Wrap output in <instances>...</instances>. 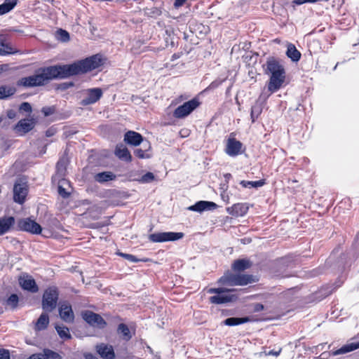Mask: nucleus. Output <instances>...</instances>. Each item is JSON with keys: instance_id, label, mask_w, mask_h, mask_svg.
<instances>
[{"instance_id": "1", "label": "nucleus", "mask_w": 359, "mask_h": 359, "mask_svg": "<svg viewBox=\"0 0 359 359\" xmlns=\"http://www.w3.org/2000/svg\"><path fill=\"white\" fill-rule=\"evenodd\" d=\"M102 64L100 55H94L84 60L70 65H57L60 79H66L72 76L86 73L95 69Z\"/></svg>"}, {"instance_id": "2", "label": "nucleus", "mask_w": 359, "mask_h": 359, "mask_svg": "<svg viewBox=\"0 0 359 359\" xmlns=\"http://www.w3.org/2000/svg\"><path fill=\"white\" fill-rule=\"evenodd\" d=\"M55 79H60L57 65L40 68L35 74L20 79L18 85L27 88L40 86Z\"/></svg>"}, {"instance_id": "3", "label": "nucleus", "mask_w": 359, "mask_h": 359, "mask_svg": "<svg viewBox=\"0 0 359 359\" xmlns=\"http://www.w3.org/2000/svg\"><path fill=\"white\" fill-rule=\"evenodd\" d=\"M219 283L229 286L246 285L255 282L254 277L248 274H235L227 272L219 278Z\"/></svg>"}, {"instance_id": "4", "label": "nucleus", "mask_w": 359, "mask_h": 359, "mask_svg": "<svg viewBox=\"0 0 359 359\" xmlns=\"http://www.w3.org/2000/svg\"><path fill=\"white\" fill-rule=\"evenodd\" d=\"M285 74V72L283 71L271 74L267 86V92H263L260 97L264 96V99H266L271 94L278 90L284 83Z\"/></svg>"}, {"instance_id": "5", "label": "nucleus", "mask_w": 359, "mask_h": 359, "mask_svg": "<svg viewBox=\"0 0 359 359\" xmlns=\"http://www.w3.org/2000/svg\"><path fill=\"white\" fill-rule=\"evenodd\" d=\"M200 104L198 98H193L177 107L173 112V116L177 118H184L198 107Z\"/></svg>"}, {"instance_id": "6", "label": "nucleus", "mask_w": 359, "mask_h": 359, "mask_svg": "<svg viewBox=\"0 0 359 359\" xmlns=\"http://www.w3.org/2000/svg\"><path fill=\"white\" fill-rule=\"evenodd\" d=\"M58 299V292L55 287L46 290L42 299V307L46 311H52L55 309Z\"/></svg>"}, {"instance_id": "7", "label": "nucleus", "mask_w": 359, "mask_h": 359, "mask_svg": "<svg viewBox=\"0 0 359 359\" xmlns=\"http://www.w3.org/2000/svg\"><path fill=\"white\" fill-rule=\"evenodd\" d=\"M184 237L182 232H159L150 234L149 239L154 243H162L166 241H174Z\"/></svg>"}, {"instance_id": "8", "label": "nucleus", "mask_w": 359, "mask_h": 359, "mask_svg": "<svg viewBox=\"0 0 359 359\" xmlns=\"http://www.w3.org/2000/svg\"><path fill=\"white\" fill-rule=\"evenodd\" d=\"M81 316L83 319L93 327L102 329L107 325L105 320L100 315L91 311H85L82 312Z\"/></svg>"}, {"instance_id": "9", "label": "nucleus", "mask_w": 359, "mask_h": 359, "mask_svg": "<svg viewBox=\"0 0 359 359\" xmlns=\"http://www.w3.org/2000/svg\"><path fill=\"white\" fill-rule=\"evenodd\" d=\"M18 227L20 229L28 231L32 233L39 234L41 232V226L35 221L26 218L20 219L18 222Z\"/></svg>"}, {"instance_id": "10", "label": "nucleus", "mask_w": 359, "mask_h": 359, "mask_svg": "<svg viewBox=\"0 0 359 359\" xmlns=\"http://www.w3.org/2000/svg\"><path fill=\"white\" fill-rule=\"evenodd\" d=\"M87 96L83 98L81 104L83 106H87L97 102L102 96V90L101 88H90L86 90Z\"/></svg>"}, {"instance_id": "11", "label": "nucleus", "mask_w": 359, "mask_h": 359, "mask_svg": "<svg viewBox=\"0 0 359 359\" xmlns=\"http://www.w3.org/2000/svg\"><path fill=\"white\" fill-rule=\"evenodd\" d=\"M242 143L233 137H229L226 142L225 152L230 156L234 157L241 154Z\"/></svg>"}, {"instance_id": "12", "label": "nucleus", "mask_w": 359, "mask_h": 359, "mask_svg": "<svg viewBox=\"0 0 359 359\" xmlns=\"http://www.w3.org/2000/svg\"><path fill=\"white\" fill-rule=\"evenodd\" d=\"M35 126L34 118H24L20 120L15 126V130L17 133L22 135L29 132Z\"/></svg>"}, {"instance_id": "13", "label": "nucleus", "mask_w": 359, "mask_h": 359, "mask_svg": "<svg viewBox=\"0 0 359 359\" xmlns=\"http://www.w3.org/2000/svg\"><path fill=\"white\" fill-rule=\"evenodd\" d=\"M19 283L22 288L32 293L38 292L39 288L32 276L24 275L19 278Z\"/></svg>"}, {"instance_id": "14", "label": "nucleus", "mask_w": 359, "mask_h": 359, "mask_svg": "<svg viewBox=\"0 0 359 359\" xmlns=\"http://www.w3.org/2000/svg\"><path fill=\"white\" fill-rule=\"evenodd\" d=\"M27 194L25 184L15 183L13 187V199L15 202L22 204Z\"/></svg>"}, {"instance_id": "15", "label": "nucleus", "mask_w": 359, "mask_h": 359, "mask_svg": "<svg viewBox=\"0 0 359 359\" xmlns=\"http://www.w3.org/2000/svg\"><path fill=\"white\" fill-rule=\"evenodd\" d=\"M237 297L229 291L216 294L210 297V302L214 304H221L235 301Z\"/></svg>"}, {"instance_id": "16", "label": "nucleus", "mask_w": 359, "mask_h": 359, "mask_svg": "<svg viewBox=\"0 0 359 359\" xmlns=\"http://www.w3.org/2000/svg\"><path fill=\"white\" fill-rule=\"evenodd\" d=\"M60 318L66 323H72L74 319V312L72 306L67 302L62 303L59 308Z\"/></svg>"}, {"instance_id": "17", "label": "nucleus", "mask_w": 359, "mask_h": 359, "mask_svg": "<svg viewBox=\"0 0 359 359\" xmlns=\"http://www.w3.org/2000/svg\"><path fill=\"white\" fill-rule=\"evenodd\" d=\"M216 207L217 205L213 202L200 201L194 205L188 207L187 209L194 212H202L205 210H213Z\"/></svg>"}, {"instance_id": "18", "label": "nucleus", "mask_w": 359, "mask_h": 359, "mask_svg": "<svg viewBox=\"0 0 359 359\" xmlns=\"http://www.w3.org/2000/svg\"><path fill=\"white\" fill-rule=\"evenodd\" d=\"M227 212L234 217L245 215L248 211V206L246 203H236L226 209Z\"/></svg>"}, {"instance_id": "19", "label": "nucleus", "mask_w": 359, "mask_h": 359, "mask_svg": "<svg viewBox=\"0 0 359 359\" xmlns=\"http://www.w3.org/2000/svg\"><path fill=\"white\" fill-rule=\"evenodd\" d=\"M96 349L103 359H114L115 358L114 351L111 346L101 344L96 346Z\"/></svg>"}, {"instance_id": "20", "label": "nucleus", "mask_w": 359, "mask_h": 359, "mask_svg": "<svg viewBox=\"0 0 359 359\" xmlns=\"http://www.w3.org/2000/svg\"><path fill=\"white\" fill-rule=\"evenodd\" d=\"M124 141L133 146H137L143 141L142 136L135 131H128L124 135Z\"/></svg>"}, {"instance_id": "21", "label": "nucleus", "mask_w": 359, "mask_h": 359, "mask_svg": "<svg viewBox=\"0 0 359 359\" xmlns=\"http://www.w3.org/2000/svg\"><path fill=\"white\" fill-rule=\"evenodd\" d=\"M18 51L6 42L5 36L0 35V55H12Z\"/></svg>"}, {"instance_id": "22", "label": "nucleus", "mask_w": 359, "mask_h": 359, "mask_svg": "<svg viewBox=\"0 0 359 359\" xmlns=\"http://www.w3.org/2000/svg\"><path fill=\"white\" fill-rule=\"evenodd\" d=\"M285 71L283 67L280 65V63L274 58H270L267 60L266 62V73H270L271 74L281 72Z\"/></svg>"}, {"instance_id": "23", "label": "nucleus", "mask_w": 359, "mask_h": 359, "mask_svg": "<svg viewBox=\"0 0 359 359\" xmlns=\"http://www.w3.org/2000/svg\"><path fill=\"white\" fill-rule=\"evenodd\" d=\"M116 156L121 160L130 162L132 156L128 149L123 145H118L115 149Z\"/></svg>"}, {"instance_id": "24", "label": "nucleus", "mask_w": 359, "mask_h": 359, "mask_svg": "<svg viewBox=\"0 0 359 359\" xmlns=\"http://www.w3.org/2000/svg\"><path fill=\"white\" fill-rule=\"evenodd\" d=\"M15 219L13 217L0 218V236L6 233L14 224Z\"/></svg>"}, {"instance_id": "25", "label": "nucleus", "mask_w": 359, "mask_h": 359, "mask_svg": "<svg viewBox=\"0 0 359 359\" xmlns=\"http://www.w3.org/2000/svg\"><path fill=\"white\" fill-rule=\"evenodd\" d=\"M251 265V262L247 259H237L232 264V269L235 271L240 272L249 269Z\"/></svg>"}, {"instance_id": "26", "label": "nucleus", "mask_w": 359, "mask_h": 359, "mask_svg": "<svg viewBox=\"0 0 359 359\" xmlns=\"http://www.w3.org/2000/svg\"><path fill=\"white\" fill-rule=\"evenodd\" d=\"M358 348H359V342H356V343L353 342V343L347 344H345L343 346H341L340 348L334 351L333 355H341V354L347 353L348 352L353 351Z\"/></svg>"}, {"instance_id": "27", "label": "nucleus", "mask_w": 359, "mask_h": 359, "mask_svg": "<svg viewBox=\"0 0 359 359\" xmlns=\"http://www.w3.org/2000/svg\"><path fill=\"white\" fill-rule=\"evenodd\" d=\"M116 175L111 172H102L95 175V180L97 182L104 183L115 180Z\"/></svg>"}, {"instance_id": "28", "label": "nucleus", "mask_w": 359, "mask_h": 359, "mask_svg": "<svg viewBox=\"0 0 359 359\" xmlns=\"http://www.w3.org/2000/svg\"><path fill=\"white\" fill-rule=\"evenodd\" d=\"M49 324V317L48 314L43 313L37 320L35 324V330L40 331L45 330Z\"/></svg>"}, {"instance_id": "29", "label": "nucleus", "mask_w": 359, "mask_h": 359, "mask_svg": "<svg viewBox=\"0 0 359 359\" xmlns=\"http://www.w3.org/2000/svg\"><path fill=\"white\" fill-rule=\"evenodd\" d=\"M286 55L288 57H290L293 62H297L299 60L301 57L300 52L296 48V47L290 43L287 46V49L286 52Z\"/></svg>"}, {"instance_id": "30", "label": "nucleus", "mask_w": 359, "mask_h": 359, "mask_svg": "<svg viewBox=\"0 0 359 359\" xmlns=\"http://www.w3.org/2000/svg\"><path fill=\"white\" fill-rule=\"evenodd\" d=\"M18 0H5L0 5V15H4L11 11L17 4Z\"/></svg>"}, {"instance_id": "31", "label": "nucleus", "mask_w": 359, "mask_h": 359, "mask_svg": "<svg viewBox=\"0 0 359 359\" xmlns=\"http://www.w3.org/2000/svg\"><path fill=\"white\" fill-rule=\"evenodd\" d=\"M249 321V318H229L224 320L223 324L227 326H235L243 324Z\"/></svg>"}, {"instance_id": "32", "label": "nucleus", "mask_w": 359, "mask_h": 359, "mask_svg": "<svg viewBox=\"0 0 359 359\" xmlns=\"http://www.w3.org/2000/svg\"><path fill=\"white\" fill-rule=\"evenodd\" d=\"M243 187L244 188H258L262 187L265 182L264 180H258V181H245L242 180L240 183Z\"/></svg>"}, {"instance_id": "33", "label": "nucleus", "mask_w": 359, "mask_h": 359, "mask_svg": "<svg viewBox=\"0 0 359 359\" xmlns=\"http://www.w3.org/2000/svg\"><path fill=\"white\" fill-rule=\"evenodd\" d=\"M55 330L61 339L65 340L71 339L72 336L68 327L65 326L56 325Z\"/></svg>"}, {"instance_id": "34", "label": "nucleus", "mask_w": 359, "mask_h": 359, "mask_svg": "<svg viewBox=\"0 0 359 359\" xmlns=\"http://www.w3.org/2000/svg\"><path fill=\"white\" fill-rule=\"evenodd\" d=\"M262 111V107L260 104L256 103L251 108L250 116L252 122H255Z\"/></svg>"}, {"instance_id": "35", "label": "nucleus", "mask_w": 359, "mask_h": 359, "mask_svg": "<svg viewBox=\"0 0 359 359\" xmlns=\"http://www.w3.org/2000/svg\"><path fill=\"white\" fill-rule=\"evenodd\" d=\"M15 92V89L10 86H1L0 87V99L6 98Z\"/></svg>"}, {"instance_id": "36", "label": "nucleus", "mask_w": 359, "mask_h": 359, "mask_svg": "<svg viewBox=\"0 0 359 359\" xmlns=\"http://www.w3.org/2000/svg\"><path fill=\"white\" fill-rule=\"evenodd\" d=\"M67 163H68V160H67V158L65 156L62 157L57 163L56 168H57V172L60 175H63L65 173Z\"/></svg>"}, {"instance_id": "37", "label": "nucleus", "mask_w": 359, "mask_h": 359, "mask_svg": "<svg viewBox=\"0 0 359 359\" xmlns=\"http://www.w3.org/2000/svg\"><path fill=\"white\" fill-rule=\"evenodd\" d=\"M118 332L121 334L126 339H130L131 337L130 330L125 324L121 323L118 325Z\"/></svg>"}, {"instance_id": "38", "label": "nucleus", "mask_w": 359, "mask_h": 359, "mask_svg": "<svg viewBox=\"0 0 359 359\" xmlns=\"http://www.w3.org/2000/svg\"><path fill=\"white\" fill-rule=\"evenodd\" d=\"M144 150L142 149H137L135 150V155L139 158H147L149 157L148 154H146V150L150 148V144L147 142V145L144 144Z\"/></svg>"}, {"instance_id": "39", "label": "nucleus", "mask_w": 359, "mask_h": 359, "mask_svg": "<svg viewBox=\"0 0 359 359\" xmlns=\"http://www.w3.org/2000/svg\"><path fill=\"white\" fill-rule=\"evenodd\" d=\"M117 255L122 257L123 258L127 259L130 262H133V263H137L140 261L147 262V259H140L137 258L135 256L130 255V254L118 252H117Z\"/></svg>"}, {"instance_id": "40", "label": "nucleus", "mask_w": 359, "mask_h": 359, "mask_svg": "<svg viewBox=\"0 0 359 359\" xmlns=\"http://www.w3.org/2000/svg\"><path fill=\"white\" fill-rule=\"evenodd\" d=\"M18 297L15 294H11L6 301V304L7 306L11 307L12 309L15 308L18 304Z\"/></svg>"}, {"instance_id": "41", "label": "nucleus", "mask_w": 359, "mask_h": 359, "mask_svg": "<svg viewBox=\"0 0 359 359\" xmlns=\"http://www.w3.org/2000/svg\"><path fill=\"white\" fill-rule=\"evenodd\" d=\"M43 354L46 359H62V357L57 353L50 349H44Z\"/></svg>"}, {"instance_id": "42", "label": "nucleus", "mask_w": 359, "mask_h": 359, "mask_svg": "<svg viewBox=\"0 0 359 359\" xmlns=\"http://www.w3.org/2000/svg\"><path fill=\"white\" fill-rule=\"evenodd\" d=\"M57 38L61 41L65 42V41H69V34L67 31L63 30V29H60L57 32Z\"/></svg>"}, {"instance_id": "43", "label": "nucleus", "mask_w": 359, "mask_h": 359, "mask_svg": "<svg viewBox=\"0 0 359 359\" xmlns=\"http://www.w3.org/2000/svg\"><path fill=\"white\" fill-rule=\"evenodd\" d=\"M154 179V175L152 172H148L144 175L142 176L140 182L142 183H149L153 181Z\"/></svg>"}, {"instance_id": "44", "label": "nucleus", "mask_w": 359, "mask_h": 359, "mask_svg": "<svg viewBox=\"0 0 359 359\" xmlns=\"http://www.w3.org/2000/svg\"><path fill=\"white\" fill-rule=\"evenodd\" d=\"M55 110L56 109L55 106L43 107L41 109V111L45 116H48L53 114L55 112Z\"/></svg>"}, {"instance_id": "45", "label": "nucleus", "mask_w": 359, "mask_h": 359, "mask_svg": "<svg viewBox=\"0 0 359 359\" xmlns=\"http://www.w3.org/2000/svg\"><path fill=\"white\" fill-rule=\"evenodd\" d=\"M19 109L21 111H25V112H27V113H31L32 111L31 104L27 102H22L20 105Z\"/></svg>"}, {"instance_id": "46", "label": "nucleus", "mask_w": 359, "mask_h": 359, "mask_svg": "<svg viewBox=\"0 0 359 359\" xmlns=\"http://www.w3.org/2000/svg\"><path fill=\"white\" fill-rule=\"evenodd\" d=\"M228 290H225L224 288L219 287V288H210L208 290V293L209 294H222L225 292H227Z\"/></svg>"}, {"instance_id": "47", "label": "nucleus", "mask_w": 359, "mask_h": 359, "mask_svg": "<svg viewBox=\"0 0 359 359\" xmlns=\"http://www.w3.org/2000/svg\"><path fill=\"white\" fill-rule=\"evenodd\" d=\"M58 193L62 198H66L69 196V193L62 187V184L58 186Z\"/></svg>"}, {"instance_id": "48", "label": "nucleus", "mask_w": 359, "mask_h": 359, "mask_svg": "<svg viewBox=\"0 0 359 359\" xmlns=\"http://www.w3.org/2000/svg\"><path fill=\"white\" fill-rule=\"evenodd\" d=\"M0 359H10L9 351L6 349H0Z\"/></svg>"}, {"instance_id": "49", "label": "nucleus", "mask_w": 359, "mask_h": 359, "mask_svg": "<svg viewBox=\"0 0 359 359\" xmlns=\"http://www.w3.org/2000/svg\"><path fill=\"white\" fill-rule=\"evenodd\" d=\"M27 359H46L43 353H35L32 354Z\"/></svg>"}, {"instance_id": "50", "label": "nucleus", "mask_w": 359, "mask_h": 359, "mask_svg": "<svg viewBox=\"0 0 359 359\" xmlns=\"http://www.w3.org/2000/svg\"><path fill=\"white\" fill-rule=\"evenodd\" d=\"M187 0H175V3H174V6L175 8H179L182 6H183V4L187 1Z\"/></svg>"}, {"instance_id": "51", "label": "nucleus", "mask_w": 359, "mask_h": 359, "mask_svg": "<svg viewBox=\"0 0 359 359\" xmlns=\"http://www.w3.org/2000/svg\"><path fill=\"white\" fill-rule=\"evenodd\" d=\"M7 116L10 119H13V118H14L16 116V112L14 110H13V109L8 110L7 111Z\"/></svg>"}, {"instance_id": "52", "label": "nucleus", "mask_w": 359, "mask_h": 359, "mask_svg": "<svg viewBox=\"0 0 359 359\" xmlns=\"http://www.w3.org/2000/svg\"><path fill=\"white\" fill-rule=\"evenodd\" d=\"M220 84L219 82L214 81L210 83V85L205 89V90L213 89L217 88Z\"/></svg>"}, {"instance_id": "53", "label": "nucleus", "mask_w": 359, "mask_h": 359, "mask_svg": "<svg viewBox=\"0 0 359 359\" xmlns=\"http://www.w3.org/2000/svg\"><path fill=\"white\" fill-rule=\"evenodd\" d=\"M264 310V306L262 304H256L255 306V311L257 312Z\"/></svg>"}, {"instance_id": "54", "label": "nucleus", "mask_w": 359, "mask_h": 359, "mask_svg": "<svg viewBox=\"0 0 359 359\" xmlns=\"http://www.w3.org/2000/svg\"><path fill=\"white\" fill-rule=\"evenodd\" d=\"M281 351V349H279L278 351H270L267 355H275V356H278L279 355Z\"/></svg>"}, {"instance_id": "55", "label": "nucleus", "mask_w": 359, "mask_h": 359, "mask_svg": "<svg viewBox=\"0 0 359 359\" xmlns=\"http://www.w3.org/2000/svg\"><path fill=\"white\" fill-rule=\"evenodd\" d=\"M54 133H55V130L53 128H50L46 131V136H48V137L52 136V135H53Z\"/></svg>"}, {"instance_id": "56", "label": "nucleus", "mask_w": 359, "mask_h": 359, "mask_svg": "<svg viewBox=\"0 0 359 359\" xmlns=\"http://www.w3.org/2000/svg\"><path fill=\"white\" fill-rule=\"evenodd\" d=\"M85 358L86 359H97L95 355H93L91 353L86 354Z\"/></svg>"}, {"instance_id": "57", "label": "nucleus", "mask_w": 359, "mask_h": 359, "mask_svg": "<svg viewBox=\"0 0 359 359\" xmlns=\"http://www.w3.org/2000/svg\"><path fill=\"white\" fill-rule=\"evenodd\" d=\"M231 177V174H226V175H225V178H226V179H229V178H230Z\"/></svg>"}, {"instance_id": "58", "label": "nucleus", "mask_w": 359, "mask_h": 359, "mask_svg": "<svg viewBox=\"0 0 359 359\" xmlns=\"http://www.w3.org/2000/svg\"><path fill=\"white\" fill-rule=\"evenodd\" d=\"M2 118H1V116H0V122L1 121Z\"/></svg>"}, {"instance_id": "59", "label": "nucleus", "mask_w": 359, "mask_h": 359, "mask_svg": "<svg viewBox=\"0 0 359 359\" xmlns=\"http://www.w3.org/2000/svg\"><path fill=\"white\" fill-rule=\"evenodd\" d=\"M357 239H358V240L359 239V234L358 235Z\"/></svg>"}]
</instances>
